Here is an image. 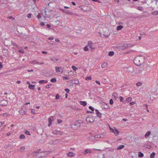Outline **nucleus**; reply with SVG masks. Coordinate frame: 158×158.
Returning a JSON list of instances; mask_svg holds the SVG:
<instances>
[{"instance_id":"nucleus-1","label":"nucleus","mask_w":158,"mask_h":158,"mask_svg":"<svg viewBox=\"0 0 158 158\" xmlns=\"http://www.w3.org/2000/svg\"><path fill=\"white\" fill-rule=\"evenodd\" d=\"M145 57L144 56H140L136 57L134 60V63L137 66H139L144 62Z\"/></svg>"},{"instance_id":"nucleus-2","label":"nucleus","mask_w":158,"mask_h":158,"mask_svg":"<svg viewBox=\"0 0 158 158\" xmlns=\"http://www.w3.org/2000/svg\"><path fill=\"white\" fill-rule=\"evenodd\" d=\"M59 9L62 11L63 12L65 13L66 14H69V15H73L74 14H73V13H72L71 12L69 11L64 9H62L61 8Z\"/></svg>"},{"instance_id":"nucleus-3","label":"nucleus","mask_w":158,"mask_h":158,"mask_svg":"<svg viewBox=\"0 0 158 158\" xmlns=\"http://www.w3.org/2000/svg\"><path fill=\"white\" fill-rule=\"evenodd\" d=\"M86 121L88 123H92L94 121L93 118L91 117H88L86 118Z\"/></svg>"},{"instance_id":"nucleus-4","label":"nucleus","mask_w":158,"mask_h":158,"mask_svg":"<svg viewBox=\"0 0 158 158\" xmlns=\"http://www.w3.org/2000/svg\"><path fill=\"white\" fill-rule=\"evenodd\" d=\"M2 52L3 55L4 56H6L8 54V51L7 49H3Z\"/></svg>"},{"instance_id":"nucleus-5","label":"nucleus","mask_w":158,"mask_h":158,"mask_svg":"<svg viewBox=\"0 0 158 158\" xmlns=\"http://www.w3.org/2000/svg\"><path fill=\"white\" fill-rule=\"evenodd\" d=\"M52 133L56 135H61L62 132L58 130H53L52 131Z\"/></svg>"},{"instance_id":"nucleus-6","label":"nucleus","mask_w":158,"mask_h":158,"mask_svg":"<svg viewBox=\"0 0 158 158\" xmlns=\"http://www.w3.org/2000/svg\"><path fill=\"white\" fill-rule=\"evenodd\" d=\"M95 110L98 117L99 118H101L102 116L101 114L99 112L98 110L96 109Z\"/></svg>"},{"instance_id":"nucleus-7","label":"nucleus","mask_w":158,"mask_h":158,"mask_svg":"<svg viewBox=\"0 0 158 158\" xmlns=\"http://www.w3.org/2000/svg\"><path fill=\"white\" fill-rule=\"evenodd\" d=\"M80 103L81 105L83 106H85L87 105V102L85 101H81L80 102Z\"/></svg>"},{"instance_id":"nucleus-8","label":"nucleus","mask_w":158,"mask_h":158,"mask_svg":"<svg viewBox=\"0 0 158 158\" xmlns=\"http://www.w3.org/2000/svg\"><path fill=\"white\" fill-rule=\"evenodd\" d=\"M81 8V10L85 11H89V8L87 9H86L87 7L86 6H83Z\"/></svg>"},{"instance_id":"nucleus-9","label":"nucleus","mask_w":158,"mask_h":158,"mask_svg":"<svg viewBox=\"0 0 158 158\" xmlns=\"http://www.w3.org/2000/svg\"><path fill=\"white\" fill-rule=\"evenodd\" d=\"M80 123L78 122L74 123L73 125V126H77L78 127L80 126Z\"/></svg>"},{"instance_id":"nucleus-10","label":"nucleus","mask_w":158,"mask_h":158,"mask_svg":"<svg viewBox=\"0 0 158 158\" xmlns=\"http://www.w3.org/2000/svg\"><path fill=\"white\" fill-rule=\"evenodd\" d=\"M113 132L114 133L115 135H117L119 134V131H118V130L117 129H115V128L114 127V131Z\"/></svg>"},{"instance_id":"nucleus-11","label":"nucleus","mask_w":158,"mask_h":158,"mask_svg":"<svg viewBox=\"0 0 158 158\" xmlns=\"http://www.w3.org/2000/svg\"><path fill=\"white\" fill-rule=\"evenodd\" d=\"M75 155L74 153L69 152L68 154V156L70 157H73Z\"/></svg>"},{"instance_id":"nucleus-12","label":"nucleus","mask_w":158,"mask_h":158,"mask_svg":"<svg viewBox=\"0 0 158 158\" xmlns=\"http://www.w3.org/2000/svg\"><path fill=\"white\" fill-rule=\"evenodd\" d=\"M103 106H104V109H109L110 108V107L109 106V105L105 103H104V105H103Z\"/></svg>"},{"instance_id":"nucleus-13","label":"nucleus","mask_w":158,"mask_h":158,"mask_svg":"<svg viewBox=\"0 0 158 158\" xmlns=\"http://www.w3.org/2000/svg\"><path fill=\"white\" fill-rule=\"evenodd\" d=\"M151 134V131H147L145 135V137L146 138H148L149 135Z\"/></svg>"},{"instance_id":"nucleus-14","label":"nucleus","mask_w":158,"mask_h":158,"mask_svg":"<svg viewBox=\"0 0 158 158\" xmlns=\"http://www.w3.org/2000/svg\"><path fill=\"white\" fill-rule=\"evenodd\" d=\"M150 67L149 65H147L146 67H145L144 68V69H145L147 72L149 71L150 70Z\"/></svg>"},{"instance_id":"nucleus-15","label":"nucleus","mask_w":158,"mask_h":158,"mask_svg":"<svg viewBox=\"0 0 158 158\" xmlns=\"http://www.w3.org/2000/svg\"><path fill=\"white\" fill-rule=\"evenodd\" d=\"M35 86V85H34L29 84V86H28V87L30 89H31L32 90H34L35 89V88H34Z\"/></svg>"},{"instance_id":"nucleus-16","label":"nucleus","mask_w":158,"mask_h":158,"mask_svg":"<svg viewBox=\"0 0 158 158\" xmlns=\"http://www.w3.org/2000/svg\"><path fill=\"white\" fill-rule=\"evenodd\" d=\"M61 69L62 68L61 67H56V72H60L61 71L60 69Z\"/></svg>"},{"instance_id":"nucleus-17","label":"nucleus","mask_w":158,"mask_h":158,"mask_svg":"<svg viewBox=\"0 0 158 158\" xmlns=\"http://www.w3.org/2000/svg\"><path fill=\"white\" fill-rule=\"evenodd\" d=\"M124 147V145H121L119 146L118 148H117V150H119L123 148Z\"/></svg>"},{"instance_id":"nucleus-18","label":"nucleus","mask_w":158,"mask_h":158,"mask_svg":"<svg viewBox=\"0 0 158 158\" xmlns=\"http://www.w3.org/2000/svg\"><path fill=\"white\" fill-rule=\"evenodd\" d=\"M37 61L36 60H34L33 61H32V63L33 64H35V63H36V64H43V63H40V62H37Z\"/></svg>"},{"instance_id":"nucleus-19","label":"nucleus","mask_w":158,"mask_h":158,"mask_svg":"<svg viewBox=\"0 0 158 158\" xmlns=\"http://www.w3.org/2000/svg\"><path fill=\"white\" fill-rule=\"evenodd\" d=\"M123 28V26L122 25H119L117 27V31H119L121 30Z\"/></svg>"},{"instance_id":"nucleus-20","label":"nucleus","mask_w":158,"mask_h":158,"mask_svg":"<svg viewBox=\"0 0 158 158\" xmlns=\"http://www.w3.org/2000/svg\"><path fill=\"white\" fill-rule=\"evenodd\" d=\"M144 156L143 153L140 152H138V156L139 157H143Z\"/></svg>"},{"instance_id":"nucleus-21","label":"nucleus","mask_w":158,"mask_h":158,"mask_svg":"<svg viewBox=\"0 0 158 158\" xmlns=\"http://www.w3.org/2000/svg\"><path fill=\"white\" fill-rule=\"evenodd\" d=\"M91 152V150L89 149H86L85 151V154H86L87 153H90Z\"/></svg>"},{"instance_id":"nucleus-22","label":"nucleus","mask_w":158,"mask_h":158,"mask_svg":"<svg viewBox=\"0 0 158 158\" xmlns=\"http://www.w3.org/2000/svg\"><path fill=\"white\" fill-rule=\"evenodd\" d=\"M113 97H114V98L116 99L118 98V95L117 93H114L112 94Z\"/></svg>"},{"instance_id":"nucleus-23","label":"nucleus","mask_w":158,"mask_h":158,"mask_svg":"<svg viewBox=\"0 0 158 158\" xmlns=\"http://www.w3.org/2000/svg\"><path fill=\"white\" fill-rule=\"evenodd\" d=\"M127 45V44H123V46L122 47L123 48H122V49H126L128 48Z\"/></svg>"},{"instance_id":"nucleus-24","label":"nucleus","mask_w":158,"mask_h":158,"mask_svg":"<svg viewBox=\"0 0 158 158\" xmlns=\"http://www.w3.org/2000/svg\"><path fill=\"white\" fill-rule=\"evenodd\" d=\"M107 66V63H104L102 64V68H105Z\"/></svg>"},{"instance_id":"nucleus-25","label":"nucleus","mask_w":158,"mask_h":158,"mask_svg":"<svg viewBox=\"0 0 158 158\" xmlns=\"http://www.w3.org/2000/svg\"><path fill=\"white\" fill-rule=\"evenodd\" d=\"M25 138V135L23 134L19 136V138L20 139H24Z\"/></svg>"},{"instance_id":"nucleus-26","label":"nucleus","mask_w":158,"mask_h":158,"mask_svg":"<svg viewBox=\"0 0 158 158\" xmlns=\"http://www.w3.org/2000/svg\"><path fill=\"white\" fill-rule=\"evenodd\" d=\"M114 54V52L113 51H110L109 52L108 55L110 56H112Z\"/></svg>"},{"instance_id":"nucleus-27","label":"nucleus","mask_w":158,"mask_h":158,"mask_svg":"<svg viewBox=\"0 0 158 158\" xmlns=\"http://www.w3.org/2000/svg\"><path fill=\"white\" fill-rule=\"evenodd\" d=\"M53 118V116H51L49 118H48V122L50 123H52V119Z\"/></svg>"},{"instance_id":"nucleus-28","label":"nucleus","mask_w":158,"mask_h":158,"mask_svg":"<svg viewBox=\"0 0 158 158\" xmlns=\"http://www.w3.org/2000/svg\"><path fill=\"white\" fill-rule=\"evenodd\" d=\"M50 81L52 82H56V79L55 78H53L51 79Z\"/></svg>"},{"instance_id":"nucleus-29","label":"nucleus","mask_w":158,"mask_h":158,"mask_svg":"<svg viewBox=\"0 0 158 158\" xmlns=\"http://www.w3.org/2000/svg\"><path fill=\"white\" fill-rule=\"evenodd\" d=\"M155 153L154 152H153L151 155L150 157L151 158H153L155 157Z\"/></svg>"},{"instance_id":"nucleus-30","label":"nucleus","mask_w":158,"mask_h":158,"mask_svg":"<svg viewBox=\"0 0 158 158\" xmlns=\"http://www.w3.org/2000/svg\"><path fill=\"white\" fill-rule=\"evenodd\" d=\"M132 100V98L131 97H127V98L126 99V100L128 102H129L131 101Z\"/></svg>"},{"instance_id":"nucleus-31","label":"nucleus","mask_w":158,"mask_h":158,"mask_svg":"<svg viewBox=\"0 0 158 158\" xmlns=\"http://www.w3.org/2000/svg\"><path fill=\"white\" fill-rule=\"evenodd\" d=\"M152 14L153 15H158V11H154L152 12Z\"/></svg>"},{"instance_id":"nucleus-32","label":"nucleus","mask_w":158,"mask_h":158,"mask_svg":"<svg viewBox=\"0 0 158 158\" xmlns=\"http://www.w3.org/2000/svg\"><path fill=\"white\" fill-rule=\"evenodd\" d=\"M72 68L75 71L77 69V68L76 66L73 65L72 66Z\"/></svg>"},{"instance_id":"nucleus-33","label":"nucleus","mask_w":158,"mask_h":158,"mask_svg":"<svg viewBox=\"0 0 158 158\" xmlns=\"http://www.w3.org/2000/svg\"><path fill=\"white\" fill-rule=\"evenodd\" d=\"M89 109H90L91 111H93V112L94 110V108L93 107L91 106H89Z\"/></svg>"},{"instance_id":"nucleus-34","label":"nucleus","mask_w":158,"mask_h":158,"mask_svg":"<svg viewBox=\"0 0 158 158\" xmlns=\"http://www.w3.org/2000/svg\"><path fill=\"white\" fill-rule=\"evenodd\" d=\"M142 85V83L140 82H139L136 83V85L138 86H140Z\"/></svg>"},{"instance_id":"nucleus-35","label":"nucleus","mask_w":158,"mask_h":158,"mask_svg":"<svg viewBox=\"0 0 158 158\" xmlns=\"http://www.w3.org/2000/svg\"><path fill=\"white\" fill-rule=\"evenodd\" d=\"M57 122L58 123H60L62 122V120L61 119H59L57 120Z\"/></svg>"},{"instance_id":"nucleus-36","label":"nucleus","mask_w":158,"mask_h":158,"mask_svg":"<svg viewBox=\"0 0 158 158\" xmlns=\"http://www.w3.org/2000/svg\"><path fill=\"white\" fill-rule=\"evenodd\" d=\"M60 96L58 94H57L56 95V99H58L59 98Z\"/></svg>"},{"instance_id":"nucleus-37","label":"nucleus","mask_w":158,"mask_h":158,"mask_svg":"<svg viewBox=\"0 0 158 158\" xmlns=\"http://www.w3.org/2000/svg\"><path fill=\"white\" fill-rule=\"evenodd\" d=\"M88 45L89 46L91 45H92L93 44H92V42H91V41H89L88 42Z\"/></svg>"},{"instance_id":"nucleus-38","label":"nucleus","mask_w":158,"mask_h":158,"mask_svg":"<svg viewBox=\"0 0 158 158\" xmlns=\"http://www.w3.org/2000/svg\"><path fill=\"white\" fill-rule=\"evenodd\" d=\"M127 45L128 48H130L133 46V45L132 44H127Z\"/></svg>"},{"instance_id":"nucleus-39","label":"nucleus","mask_w":158,"mask_h":158,"mask_svg":"<svg viewBox=\"0 0 158 158\" xmlns=\"http://www.w3.org/2000/svg\"><path fill=\"white\" fill-rule=\"evenodd\" d=\"M2 102L4 103V105H3L6 106L7 105V102L6 100H2Z\"/></svg>"},{"instance_id":"nucleus-40","label":"nucleus","mask_w":158,"mask_h":158,"mask_svg":"<svg viewBox=\"0 0 158 158\" xmlns=\"http://www.w3.org/2000/svg\"><path fill=\"white\" fill-rule=\"evenodd\" d=\"M143 8L142 6H139L138 7V9L139 10H143Z\"/></svg>"},{"instance_id":"nucleus-41","label":"nucleus","mask_w":158,"mask_h":158,"mask_svg":"<svg viewBox=\"0 0 158 158\" xmlns=\"http://www.w3.org/2000/svg\"><path fill=\"white\" fill-rule=\"evenodd\" d=\"M84 50L85 51H87L88 50V47H87V46H86L84 48Z\"/></svg>"},{"instance_id":"nucleus-42","label":"nucleus","mask_w":158,"mask_h":158,"mask_svg":"<svg viewBox=\"0 0 158 158\" xmlns=\"http://www.w3.org/2000/svg\"><path fill=\"white\" fill-rule=\"evenodd\" d=\"M110 104L111 105H112L113 104V101L112 99H111L110 100Z\"/></svg>"},{"instance_id":"nucleus-43","label":"nucleus","mask_w":158,"mask_h":158,"mask_svg":"<svg viewBox=\"0 0 158 158\" xmlns=\"http://www.w3.org/2000/svg\"><path fill=\"white\" fill-rule=\"evenodd\" d=\"M91 79V77L90 76L88 77L86 79V80H89Z\"/></svg>"},{"instance_id":"nucleus-44","label":"nucleus","mask_w":158,"mask_h":158,"mask_svg":"<svg viewBox=\"0 0 158 158\" xmlns=\"http://www.w3.org/2000/svg\"><path fill=\"white\" fill-rule=\"evenodd\" d=\"M41 150L40 149H38L36 151L34 152L33 153H39L40 151Z\"/></svg>"},{"instance_id":"nucleus-45","label":"nucleus","mask_w":158,"mask_h":158,"mask_svg":"<svg viewBox=\"0 0 158 158\" xmlns=\"http://www.w3.org/2000/svg\"><path fill=\"white\" fill-rule=\"evenodd\" d=\"M25 133L27 135H30L31 134H30V132L27 131H26L25 132Z\"/></svg>"},{"instance_id":"nucleus-46","label":"nucleus","mask_w":158,"mask_h":158,"mask_svg":"<svg viewBox=\"0 0 158 158\" xmlns=\"http://www.w3.org/2000/svg\"><path fill=\"white\" fill-rule=\"evenodd\" d=\"M119 98H120V102H123V98L122 97V96H120Z\"/></svg>"},{"instance_id":"nucleus-47","label":"nucleus","mask_w":158,"mask_h":158,"mask_svg":"<svg viewBox=\"0 0 158 158\" xmlns=\"http://www.w3.org/2000/svg\"><path fill=\"white\" fill-rule=\"evenodd\" d=\"M19 52L20 53H24V51L23 49H20L19 50Z\"/></svg>"},{"instance_id":"nucleus-48","label":"nucleus","mask_w":158,"mask_h":158,"mask_svg":"<svg viewBox=\"0 0 158 158\" xmlns=\"http://www.w3.org/2000/svg\"><path fill=\"white\" fill-rule=\"evenodd\" d=\"M95 138H100L101 137V136L100 135H95Z\"/></svg>"},{"instance_id":"nucleus-49","label":"nucleus","mask_w":158,"mask_h":158,"mask_svg":"<svg viewBox=\"0 0 158 158\" xmlns=\"http://www.w3.org/2000/svg\"><path fill=\"white\" fill-rule=\"evenodd\" d=\"M135 103V102H131L130 103V105L131 106H132L134 105Z\"/></svg>"},{"instance_id":"nucleus-50","label":"nucleus","mask_w":158,"mask_h":158,"mask_svg":"<svg viewBox=\"0 0 158 158\" xmlns=\"http://www.w3.org/2000/svg\"><path fill=\"white\" fill-rule=\"evenodd\" d=\"M65 90L66 92L67 93H69V92L70 91L69 89H67V88L65 89Z\"/></svg>"},{"instance_id":"nucleus-51","label":"nucleus","mask_w":158,"mask_h":158,"mask_svg":"<svg viewBox=\"0 0 158 158\" xmlns=\"http://www.w3.org/2000/svg\"><path fill=\"white\" fill-rule=\"evenodd\" d=\"M25 149V147H22L20 149V150L21 151H24Z\"/></svg>"},{"instance_id":"nucleus-52","label":"nucleus","mask_w":158,"mask_h":158,"mask_svg":"<svg viewBox=\"0 0 158 158\" xmlns=\"http://www.w3.org/2000/svg\"><path fill=\"white\" fill-rule=\"evenodd\" d=\"M109 128L111 132H114V129L111 128L110 126H109Z\"/></svg>"},{"instance_id":"nucleus-53","label":"nucleus","mask_w":158,"mask_h":158,"mask_svg":"<svg viewBox=\"0 0 158 158\" xmlns=\"http://www.w3.org/2000/svg\"><path fill=\"white\" fill-rule=\"evenodd\" d=\"M37 17L39 19L41 17V16L40 15V13L38 14L37 15Z\"/></svg>"},{"instance_id":"nucleus-54","label":"nucleus","mask_w":158,"mask_h":158,"mask_svg":"<svg viewBox=\"0 0 158 158\" xmlns=\"http://www.w3.org/2000/svg\"><path fill=\"white\" fill-rule=\"evenodd\" d=\"M51 85L50 84H48L47 85L46 87L48 89V88H49L50 87V86Z\"/></svg>"},{"instance_id":"nucleus-55","label":"nucleus","mask_w":158,"mask_h":158,"mask_svg":"<svg viewBox=\"0 0 158 158\" xmlns=\"http://www.w3.org/2000/svg\"><path fill=\"white\" fill-rule=\"evenodd\" d=\"M31 14H29L27 15V17L28 18H30L31 17Z\"/></svg>"},{"instance_id":"nucleus-56","label":"nucleus","mask_w":158,"mask_h":158,"mask_svg":"<svg viewBox=\"0 0 158 158\" xmlns=\"http://www.w3.org/2000/svg\"><path fill=\"white\" fill-rule=\"evenodd\" d=\"M44 80H40L39 81V83H42L44 82Z\"/></svg>"},{"instance_id":"nucleus-57","label":"nucleus","mask_w":158,"mask_h":158,"mask_svg":"<svg viewBox=\"0 0 158 158\" xmlns=\"http://www.w3.org/2000/svg\"><path fill=\"white\" fill-rule=\"evenodd\" d=\"M46 26H47V27L48 28H50L51 27V25L50 24H47Z\"/></svg>"},{"instance_id":"nucleus-58","label":"nucleus","mask_w":158,"mask_h":158,"mask_svg":"<svg viewBox=\"0 0 158 158\" xmlns=\"http://www.w3.org/2000/svg\"><path fill=\"white\" fill-rule=\"evenodd\" d=\"M44 22H41L40 23V25L42 26H43L44 25Z\"/></svg>"},{"instance_id":"nucleus-59","label":"nucleus","mask_w":158,"mask_h":158,"mask_svg":"<svg viewBox=\"0 0 158 158\" xmlns=\"http://www.w3.org/2000/svg\"><path fill=\"white\" fill-rule=\"evenodd\" d=\"M86 113H87V114H88V113H93V112H92V111H86Z\"/></svg>"},{"instance_id":"nucleus-60","label":"nucleus","mask_w":158,"mask_h":158,"mask_svg":"<svg viewBox=\"0 0 158 158\" xmlns=\"http://www.w3.org/2000/svg\"><path fill=\"white\" fill-rule=\"evenodd\" d=\"M49 40H52L54 39V38L53 37H51L48 38Z\"/></svg>"},{"instance_id":"nucleus-61","label":"nucleus","mask_w":158,"mask_h":158,"mask_svg":"<svg viewBox=\"0 0 158 158\" xmlns=\"http://www.w3.org/2000/svg\"><path fill=\"white\" fill-rule=\"evenodd\" d=\"M2 67V63L0 62V69H1Z\"/></svg>"},{"instance_id":"nucleus-62","label":"nucleus","mask_w":158,"mask_h":158,"mask_svg":"<svg viewBox=\"0 0 158 158\" xmlns=\"http://www.w3.org/2000/svg\"><path fill=\"white\" fill-rule=\"evenodd\" d=\"M31 112L32 114H35V111H34V110L32 109L31 110Z\"/></svg>"},{"instance_id":"nucleus-63","label":"nucleus","mask_w":158,"mask_h":158,"mask_svg":"<svg viewBox=\"0 0 158 158\" xmlns=\"http://www.w3.org/2000/svg\"><path fill=\"white\" fill-rule=\"evenodd\" d=\"M95 82H96L98 84H99V85H100V81H95Z\"/></svg>"},{"instance_id":"nucleus-64","label":"nucleus","mask_w":158,"mask_h":158,"mask_svg":"<svg viewBox=\"0 0 158 158\" xmlns=\"http://www.w3.org/2000/svg\"><path fill=\"white\" fill-rule=\"evenodd\" d=\"M8 115V114L6 113H5L3 114V116H7Z\"/></svg>"}]
</instances>
